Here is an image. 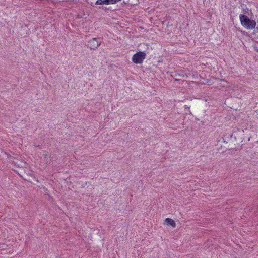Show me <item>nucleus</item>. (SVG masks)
Returning a JSON list of instances; mask_svg holds the SVG:
<instances>
[{"instance_id":"nucleus-1","label":"nucleus","mask_w":258,"mask_h":258,"mask_svg":"<svg viewBox=\"0 0 258 258\" xmlns=\"http://www.w3.org/2000/svg\"><path fill=\"white\" fill-rule=\"evenodd\" d=\"M239 19L241 25L246 29H252L255 27L256 24L255 21L250 19L246 15L240 14Z\"/></svg>"},{"instance_id":"nucleus-2","label":"nucleus","mask_w":258,"mask_h":258,"mask_svg":"<svg viewBox=\"0 0 258 258\" xmlns=\"http://www.w3.org/2000/svg\"><path fill=\"white\" fill-rule=\"evenodd\" d=\"M102 38L100 37L94 38L87 42V46L92 50H95L101 44Z\"/></svg>"},{"instance_id":"nucleus-3","label":"nucleus","mask_w":258,"mask_h":258,"mask_svg":"<svg viewBox=\"0 0 258 258\" xmlns=\"http://www.w3.org/2000/svg\"><path fill=\"white\" fill-rule=\"evenodd\" d=\"M146 53L144 52L140 51L135 53L132 57V61L136 64H141L146 57Z\"/></svg>"},{"instance_id":"nucleus-4","label":"nucleus","mask_w":258,"mask_h":258,"mask_svg":"<svg viewBox=\"0 0 258 258\" xmlns=\"http://www.w3.org/2000/svg\"><path fill=\"white\" fill-rule=\"evenodd\" d=\"M96 5H101L98 6V9H102L103 10H111V9L108 8H106L105 6H103V5H108V0H97L95 3Z\"/></svg>"},{"instance_id":"nucleus-5","label":"nucleus","mask_w":258,"mask_h":258,"mask_svg":"<svg viewBox=\"0 0 258 258\" xmlns=\"http://www.w3.org/2000/svg\"><path fill=\"white\" fill-rule=\"evenodd\" d=\"M165 223L167 225H171L173 227H175L176 226L175 221L169 218H167L165 219Z\"/></svg>"},{"instance_id":"nucleus-6","label":"nucleus","mask_w":258,"mask_h":258,"mask_svg":"<svg viewBox=\"0 0 258 258\" xmlns=\"http://www.w3.org/2000/svg\"><path fill=\"white\" fill-rule=\"evenodd\" d=\"M121 0H108V5L110 4H116L118 2H120Z\"/></svg>"},{"instance_id":"nucleus-7","label":"nucleus","mask_w":258,"mask_h":258,"mask_svg":"<svg viewBox=\"0 0 258 258\" xmlns=\"http://www.w3.org/2000/svg\"><path fill=\"white\" fill-rule=\"evenodd\" d=\"M248 8H247V9H246V10H245L244 11V13H246V14H247V13H248Z\"/></svg>"},{"instance_id":"nucleus-8","label":"nucleus","mask_w":258,"mask_h":258,"mask_svg":"<svg viewBox=\"0 0 258 258\" xmlns=\"http://www.w3.org/2000/svg\"><path fill=\"white\" fill-rule=\"evenodd\" d=\"M257 51H258V50H256Z\"/></svg>"}]
</instances>
